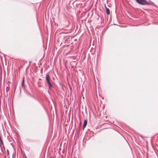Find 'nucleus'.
Wrapping results in <instances>:
<instances>
[{"label":"nucleus","instance_id":"nucleus-1","mask_svg":"<svg viewBox=\"0 0 158 158\" xmlns=\"http://www.w3.org/2000/svg\"><path fill=\"white\" fill-rule=\"evenodd\" d=\"M153 4L152 2H148L146 0H139V4L142 5H152Z\"/></svg>","mask_w":158,"mask_h":158},{"label":"nucleus","instance_id":"nucleus-2","mask_svg":"<svg viewBox=\"0 0 158 158\" xmlns=\"http://www.w3.org/2000/svg\"><path fill=\"white\" fill-rule=\"evenodd\" d=\"M50 80V76L48 74H47L46 76V80L48 84V86L50 88L52 87V85L51 84Z\"/></svg>","mask_w":158,"mask_h":158},{"label":"nucleus","instance_id":"nucleus-3","mask_svg":"<svg viewBox=\"0 0 158 158\" xmlns=\"http://www.w3.org/2000/svg\"><path fill=\"white\" fill-rule=\"evenodd\" d=\"M105 6L106 10V13L107 15H109L110 14V11L109 9L106 7L105 4Z\"/></svg>","mask_w":158,"mask_h":158},{"label":"nucleus","instance_id":"nucleus-4","mask_svg":"<svg viewBox=\"0 0 158 158\" xmlns=\"http://www.w3.org/2000/svg\"><path fill=\"white\" fill-rule=\"evenodd\" d=\"M87 120H85L84 121V124L83 125V129H84L85 127H86L87 124Z\"/></svg>","mask_w":158,"mask_h":158},{"label":"nucleus","instance_id":"nucleus-5","mask_svg":"<svg viewBox=\"0 0 158 158\" xmlns=\"http://www.w3.org/2000/svg\"><path fill=\"white\" fill-rule=\"evenodd\" d=\"M136 2L138 3V0H136Z\"/></svg>","mask_w":158,"mask_h":158},{"label":"nucleus","instance_id":"nucleus-6","mask_svg":"<svg viewBox=\"0 0 158 158\" xmlns=\"http://www.w3.org/2000/svg\"><path fill=\"white\" fill-rule=\"evenodd\" d=\"M23 83H24V80H23V81L22 84H23Z\"/></svg>","mask_w":158,"mask_h":158},{"label":"nucleus","instance_id":"nucleus-7","mask_svg":"<svg viewBox=\"0 0 158 158\" xmlns=\"http://www.w3.org/2000/svg\"><path fill=\"white\" fill-rule=\"evenodd\" d=\"M0 140H1V138H0Z\"/></svg>","mask_w":158,"mask_h":158},{"label":"nucleus","instance_id":"nucleus-8","mask_svg":"<svg viewBox=\"0 0 158 158\" xmlns=\"http://www.w3.org/2000/svg\"><path fill=\"white\" fill-rule=\"evenodd\" d=\"M50 158H52V157H50Z\"/></svg>","mask_w":158,"mask_h":158}]
</instances>
